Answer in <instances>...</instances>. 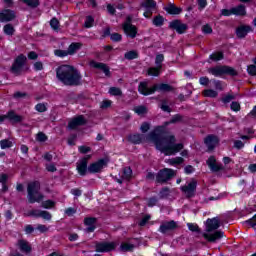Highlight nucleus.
<instances>
[{
  "label": "nucleus",
  "mask_w": 256,
  "mask_h": 256,
  "mask_svg": "<svg viewBox=\"0 0 256 256\" xmlns=\"http://www.w3.org/2000/svg\"><path fill=\"white\" fill-rule=\"evenodd\" d=\"M181 121H183V116L181 114H175L170 121L164 122L162 126H157L148 135L149 139L153 141L156 149L166 156L177 155V153L184 148L183 143L177 144L175 135H169V129H167L168 125L181 123Z\"/></svg>",
  "instance_id": "nucleus-1"
},
{
  "label": "nucleus",
  "mask_w": 256,
  "mask_h": 256,
  "mask_svg": "<svg viewBox=\"0 0 256 256\" xmlns=\"http://www.w3.org/2000/svg\"><path fill=\"white\" fill-rule=\"evenodd\" d=\"M56 77L63 85L67 87H79L81 82V72L71 65H61L56 69Z\"/></svg>",
  "instance_id": "nucleus-2"
},
{
  "label": "nucleus",
  "mask_w": 256,
  "mask_h": 256,
  "mask_svg": "<svg viewBox=\"0 0 256 256\" xmlns=\"http://www.w3.org/2000/svg\"><path fill=\"white\" fill-rule=\"evenodd\" d=\"M9 71L14 77H21V75L29 73L31 71V66H29V59H27V56H25V54H19L14 58Z\"/></svg>",
  "instance_id": "nucleus-3"
},
{
  "label": "nucleus",
  "mask_w": 256,
  "mask_h": 256,
  "mask_svg": "<svg viewBox=\"0 0 256 256\" xmlns=\"http://www.w3.org/2000/svg\"><path fill=\"white\" fill-rule=\"evenodd\" d=\"M138 91L141 93V95L147 96V95H153L155 91H162L163 93H169L173 91V86L165 83L161 84H154L151 88H149V85L147 82H140L138 86Z\"/></svg>",
  "instance_id": "nucleus-4"
},
{
  "label": "nucleus",
  "mask_w": 256,
  "mask_h": 256,
  "mask_svg": "<svg viewBox=\"0 0 256 256\" xmlns=\"http://www.w3.org/2000/svg\"><path fill=\"white\" fill-rule=\"evenodd\" d=\"M41 189V184L39 181L30 182L27 185V199L30 205L33 203H41L45 199V195L39 192Z\"/></svg>",
  "instance_id": "nucleus-5"
},
{
  "label": "nucleus",
  "mask_w": 256,
  "mask_h": 256,
  "mask_svg": "<svg viewBox=\"0 0 256 256\" xmlns=\"http://www.w3.org/2000/svg\"><path fill=\"white\" fill-rule=\"evenodd\" d=\"M208 73L210 75H214V77H223V75H228V77H237L239 72L228 65H219L215 67H211L208 69Z\"/></svg>",
  "instance_id": "nucleus-6"
},
{
  "label": "nucleus",
  "mask_w": 256,
  "mask_h": 256,
  "mask_svg": "<svg viewBox=\"0 0 256 256\" xmlns=\"http://www.w3.org/2000/svg\"><path fill=\"white\" fill-rule=\"evenodd\" d=\"M221 15H223L224 17H231V15H236V17H245V15H247V10L245 8V5L240 4L230 9H222Z\"/></svg>",
  "instance_id": "nucleus-7"
},
{
  "label": "nucleus",
  "mask_w": 256,
  "mask_h": 256,
  "mask_svg": "<svg viewBox=\"0 0 256 256\" xmlns=\"http://www.w3.org/2000/svg\"><path fill=\"white\" fill-rule=\"evenodd\" d=\"M172 177H175V170L170 168H163L156 174V183L163 185V183L171 181Z\"/></svg>",
  "instance_id": "nucleus-8"
},
{
  "label": "nucleus",
  "mask_w": 256,
  "mask_h": 256,
  "mask_svg": "<svg viewBox=\"0 0 256 256\" xmlns=\"http://www.w3.org/2000/svg\"><path fill=\"white\" fill-rule=\"evenodd\" d=\"M163 61H165V56L163 54L156 55V67H150L147 71L148 75L152 77H159L161 74V69H163Z\"/></svg>",
  "instance_id": "nucleus-9"
},
{
  "label": "nucleus",
  "mask_w": 256,
  "mask_h": 256,
  "mask_svg": "<svg viewBox=\"0 0 256 256\" xmlns=\"http://www.w3.org/2000/svg\"><path fill=\"white\" fill-rule=\"evenodd\" d=\"M140 7L144 9V17L146 19H151L153 11L157 9V2H155V0H144L141 2Z\"/></svg>",
  "instance_id": "nucleus-10"
},
{
  "label": "nucleus",
  "mask_w": 256,
  "mask_h": 256,
  "mask_svg": "<svg viewBox=\"0 0 256 256\" xmlns=\"http://www.w3.org/2000/svg\"><path fill=\"white\" fill-rule=\"evenodd\" d=\"M168 28L172 31H176L178 35H183V33L187 32V29H189V26L185 23H183L179 19L172 20L169 22Z\"/></svg>",
  "instance_id": "nucleus-11"
},
{
  "label": "nucleus",
  "mask_w": 256,
  "mask_h": 256,
  "mask_svg": "<svg viewBox=\"0 0 256 256\" xmlns=\"http://www.w3.org/2000/svg\"><path fill=\"white\" fill-rule=\"evenodd\" d=\"M115 247H117L115 242H96L95 243L96 253H111V251H115Z\"/></svg>",
  "instance_id": "nucleus-12"
},
{
  "label": "nucleus",
  "mask_w": 256,
  "mask_h": 256,
  "mask_svg": "<svg viewBox=\"0 0 256 256\" xmlns=\"http://www.w3.org/2000/svg\"><path fill=\"white\" fill-rule=\"evenodd\" d=\"M180 189L182 193H185L187 199L195 197V193L197 192V180L192 179L188 185L181 186Z\"/></svg>",
  "instance_id": "nucleus-13"
},
{
  "label": "nucleus",
  "mask_w": 256,
  "mask_h": 256,
  "mask_svg": "<svg viewBox=\"0 0 256 256\" xmlns=\"http://www.w3.org/2000/svg\"><path fill=\"white\" fill-rule=\"evenodd\" d=\"M89 159H91V155H86L77 162L76 169L82 177H85L89 173V167H87L89 165Z\"/></svg>",
  "instance_id": "nucleus-14"
},
{
  "label": "nucleus",
  "mask_w": 256,
  "mask_h": 256,
  "mask_svg": "<svg viewBox=\"0 0 256 256\" xmlns=\"http://www.w3.org/2000/svg\"><path fill=\"white\" fill-rule=\"evenodd\" d=\"M107 163H109V160L102 158L98 161L91 163L88 166V173H101L103 171L104 167H107Z\"/></svg>",
  "instance_id": "nucleus-15"
},
{
  "label": "nucleus",
  "mask_w": 256,
  "mask_h": 256,
  "mask_svg": "<svg viewBox=\"0 0 256 256\" xmlns=\"http://www.w3.org/2000/svg\"><path fill=\"white\" fill-rule=\"evenodd\" d=\"M175 229H179V225L175 220H170L162 222L158 231L162 233V235H167V233H171V231H175Z\"/></svg>",
  "instance_id": "nucleus-16"
},
{
  "label": "nucleus",
  "mask_w": 256,
  "mask_h": 256,
  "mask_svg": "<svg viewBox=\"0 0 256 256\" xmlns=\"http://www.w3.org/2000/svg\"><path fill=\"white\" fill-rule=\"evenodd\" d=\"M83 125H87V120L85 119V116L79 115L77 117H74L68 123V129L73 131V130L77 129L78 127H83Z\"/></svg>",
  "instance_id": "nucleus-17"
},
{
  "label": "nucleus",
  "mask_w": 256,
  "mask_h": 256,
  "mask_svg": "<svg viewBox=\"0 0 256 256\" xmlns=\"http://www.w3.org/2000/svg\"><path fill=\"white\" fill-rule=\"evenodd\" d=\"M204 143L208 149V151H213L215 150V147L219 145V137L209 134L204 138Z\"/></svg>",
  "instance_id": "nucleus-18"
},
{
  "label": "nucleus",
  "mask_w": 256,
  "mask_h": 256,
  "mask_svg": "<svg viewBox=\"0 0 256 256\" xmlns=\"http://www.w3.org/2000/svg\"><path fill=\"white\" fill-rule=\"evenodd\" d=\"M206 165H208L212 173H219V171H223L225 169L222 164H217L215 156H210L206 161Z\"/></svg>",
  "instance_id": "nucleus-19"
},
{
  "label": "nucleus",
  "mask_w": 256,
  "mask_h": 256,
  "mask_svg": "<svg viewBox=\"0 0 256 256\" xmlns=\"http://www.w3.org/2000/svg\"><path fill=\"white\" fill-rule=\"evenodd\" d=\"M17 17L15 11L11 9H4L0 12V23H8Z\"/></svg>",
  "instance_id": "nucleus-20"
},
{
  "label": "nucleus",
  "mask_w": 256,
  "mask_h": 256,
  "mask_svg": "<svg viewBox=\"0 0 256 256\" xmlns=\"http://www.w3.org/2000/svg\"><path fill=\"white\" fill-rule=\"evenodd\" d=\"M253 31V28L249 25H240L236 28V37L238 39H245L249 33Z\"/></svg>",
  "instance_id": "nucleus-21"
},
{
  "label": "nucleus",
  "mask_w": 256,
  "mask_h": 256,
  "mask_svg": "<svg viewBox=\"0 0 256 256\" xmlns=\"http://www.w3.org/2000/svg\"><path fill=\"white\" fill-rule=\"evenodd\" d=\"M28 217H36L39 218L41 217L42 219H45L46 221H51V213L45 210H37L33 209L30 212H28Z\"/></svg>",
  "instance_id": "nucleus-22"
},
{
  "label": "nucleus",
  "mask_w": 256,
  "mask_h": 256,
  "mask_svg": "<svg viewBox=\"0 0 256 256\" xmlns=\"http://www.w3.org/2000/svg\"><path fill=\"white\" fill-rule=\"evenodd\" d=\"M91 67L94 69H99L100 71H103L106 77H111V70L107 64L103 62H95L91 61L90 62Z\"/></svg>",
  "instance_id": "nucleus-23"
},
{
  "label": "nucleus",
  "mask_w": 256,
  "mask_h": 256,
  "mask_svg": "<svg viewBox=\"0 0 256 256\" xmlns=\"http://www.w3.org/2000/svg\"><path fill=\"white\" fill-rule=\"evenodd\" d=\"M219 227H221V223L219 222V218H217V217L212 218V219H208L206 221V231H207V233L217 231V229Z\"/></svg>",
  "instance_id": "nucleus-24"
},
{
  "label": "nucleus",
  "mask_w": 256,
  "mask_h": 256,
  "mask_svg": "<svg viewBox=\"0 0 256 256\" xmlns=\"http://www.w3.org/2000/svg\"><path fill=\"white\" fill-rule=\"evenodd\" d=\"M5 119H8L12 125H15L17 123H22L24 118L23 116L15 113V111L10 110L5 115Z\"/></svg>",
  "instance_id": "nucleus-25"
},
{
  "label": "nucleus",
  "mask_w": 256,
  "mask_h": 256,
  "mask_svg": "<svg viewBox=\"0 0 256 256\" xmlns=\"http://www.w3.org/2000/svg\"><path fill=\"white\" fill-rule=\"evenodd\" d=\"M17 246L21 253H25L26 255H29V253L33 251L31 244H29V242H27L25 239L18 240Z\"/></svg>",
  "instance_id": "nucleus-26"
},
{
  "label": "nucleus",
  "mask_w": 256,
  "mask_h": 256,
  "mask_svg": "<svg viewBox=\"0 0 256 256\" xmlns=\"http://www.w3.org/2000/svg\"><path fill=\"white\" fill-rule=\"evenodd\" d=\"M164 11H166L168 15H181L183 8L177 7L174 3H168V5L164 7Z\"/></svg>",
  "instance_id": "nucleus-27"
},
{
  "label": "nucleus",
  "mask_w": 256,
  "mask_h": 256,
  "mask_svg": "<svg viewBox=\"0 0 256 256\" xmlns=\"http://www.w3.org/2000/svg\"><path fill=\"white\" fill-rule=\"evenodd\" d=\"M95 223H97V218L95 217H87L84 219V225L87 226L85 229L86 233H93V231H95Z\"/></svg>",
  "instance_id": "nucleus-28"
},
{
  "label": "nucleus",
  "mask_w": 256,
  "mask_h": 256,
  "mask_svg": "<svg viewBox=\"0 0 256 256\" xmlns=\"http://www.w3.org/2000/svg\"><path fill=\"white\" fill-rule=\"evenodd\" d=\"M204 239H207L210 243H215V241H218V239L223 238V232L222 231H216L214 234H203Z\"/></svg>",
  "instance_id": "nucleus-29"
},
{
  "label": "nucleus",
  "mask_w": 256,
  "mask_h": 256,
  "mask_svg": "<svg viewBox=\"0 0 256 256\" xmlns=\"http://www.w3.org/2000/svg\"><path fill=\"white\" fill-rule=\"evenodd\" d=\"M123 31L127 37H130L131 39L137 37V26L135 25H126L125 28H123Z\"/></svg>",
  "instance_id": "nucleus-30"
},
{
  "label": "nucleus",
  "mask_w": 256,
  "mask_h": 256,
  "mask_svg": "<svg viewBox=\"0 0 256 256\" xmlns=\"http://www.w3.org/2000/svg\"><path fill=\"white\" fill-rule=\"evenodd\" d=\"M143 139H145V136L143 134H132L128 137V141H130V143H133L134 145L141 144Z\"/></svg>",
  "instance_id": "nucleus-31"
},
{
  "label": "nucleus",
  "mask_w": 256,
  "mask_h": 256,
  "mask_svg": "<svg viewBox=\"0 0 256 256\" xmlns=\"http://www.w3.org/2000/svg\"><path fill=\"white\" fill-rule=\"evenodd\" d=\"M152 25H154V27H163V25H165V17L161 16V14L154 16Z\"/></svg>",
  "instance_id": "nucleus-32"
},
{
  "label": "nucleus",
  "mask_w": 256,
  "mask_h": 256,
  "mask_svg": "<svg viewBox=\"0 0 256 256\" xmlns=\"http://www.w3.org/2000/svg\"><path fill=\"white\" fill-rule=\"evenodd\" d=\"M82 44L81 43H77V42H73L69 45L68 47V55H75V53H77V51H79V49H81Z\"/></svg>",
  "instance_id": "nucleus-33"
},
{
  "label": "nucleus",
  "mask_w": 256,
  "mask_h": 256,
  "mask_svg": "<svg viewBox=\"0 0 256 256\" xmlns=\"http://www.w3.org/2000/svg\"><path fill=\"white\" fill-rule=\"evenodd\" d=\"M139 57V53L135 50L128 51L124 54V59L128 61H133V59H137Z\"/></svg>",
  "instance_id": "nucleus-34"
},
{
  "label": "nucleus",
  "mask_w": 256,
  "mask_h": 256,
  "mask_svg": "<svg viewBox=\"0 0 256 256\" xmlns=\"http://www.w3.org/2000/svg\"><path fill=\"white\" fill-rule=\"evenodd\" d=\"M131 177H133V170L131 169V167H125L123 169L122 179H126V181H129Z\"/></svg>",
  "instance_id": "nucleus-35"
},
{
  "label": "nucleus",
  "mask_w": 256,
  "mask_h": 256,
  "mask_svg": "<svg viewBox=\"0 0 256 256\" xmlns=\"http://www.w3.org/2000/svg\"><path fill=\"white\" fill-rule=\"evenodd\" d=\"M209 59L211 61H221L222 59H225V54H223V52H216L211 54Z\"/></svg>",
  "instance_id": "nucleus-36"
},
{
  "label": "nucleus",
  "mask_w": 256,
  "mask_h": 256,
  "mask_svg": "<svg viewBox=\"0 0 256 256\" xmlns=\"http://www.w3.org/2000/svg\"><path fill=\"white\" fill-rule=\"evenodd\" d=\"M135 249V245L130 244V243H122L120 245V250L123 251L124 253H127L129 251H133Z\"/></svg>",
  "instance_id": "nucleus-37"
},
{
  "label": "nucleus",
  "mask_w": 256,
  "mask_h": 256,
  "mask_svg": "<svg viewBox=\"0 0 256 256\" xmlns=\"http://www.w3.org/2000/svg\"><path fill=\"white\" fill-rule=\"evenodd\" d=\"M4 33L5 35H10V36L15 35V27H13V24H6L4 26Z\"/></svg>",
  "instance_id": "nucleus-38"
},
{
  "label": "nucleus",
  "mask_w": 256,
  "mask_h": 256,
  "mask_svg": "<svg viewBox=\"0 0 256 256\" xmlns=\"http://www.w3.org/2000/svg\"><path fill=\"white\" fill-rule=\"evenodd\" d=\"M204 97H210L212 99H215L219 95V93L213 89H207L203 92Z\"/></svg>",
  "instance_id": "nucleus-39"
},
{
  "label": "nucleus",
  "mask_w": 256,
  "mask_h": 256,
  "mask_svg": "<svg viewBox=\"0 0 256 256\" xmlns=\"http://www.w3.org/2000/svg\"><path fill=\"white\" fill-rule=\"evenodd\" d=\"M170 193L171 190L169 189V187H163L159 192V197L160 199H167Z\"/></svg>",
  "instance_id": "nucleus-40"
},
{
  "label": "nucleus",
  "mask_w": 256,
  "mask_h": 256,
  "mask_svg": "<svg viewBox=\"0 0 256 256\" xmlns=\"http://www.w3.org/2000/svg\"><path fill=\"white\" fill-rule=\"evenodd\" d=\"M1 149H11L13 147V142L9 139H3L0 141Z\"/></svg>",
  "instance_id": "nucleus-41"
},
{
  "label": "nucleus",
  "mask_w": 256,
  "mask_h": 256,
  "mask_svg": "<svg viewBox=\"0 0 256 256\" xmlns=\"http://www.w3.org/2000/svg\"><path fill=\"white\" fill-rule=\"evenodd\" d=\"M25 5L31 7V9H37V6L40 5L39 0H22Z\"/></svg>",
  "instance_id": "nucleus-42"
},
{
  "label": "nucleus",
  "mask_w": 256,
  "mask_h": 256,
  "mask_svg": "<svg viewBox=\"0 0 256 256\" xmlns=\"http://www.w3.org/2000/svg\"><path fill=\"white\" fill-rule=\"evenodd\" d=\"M109 93L114 97H121V95H123V91H121L120 88L117 87H110Z\"/></svg>",
  "instance_id": "nucleus-43"
},
{
  "label": "nucleus",
  "mask_w": 256,
  "mask_h": 256,
  "mask_svg": "<svg viewBox=\"0 0 256 256\" xmlns=\"http://www.w3.org/2000/svg\"><path fill=\"white\" fill-rule=\"evenodd\" d=\"M185 159L182 157L171 158L168 160L169 165H181Z\"/></svg>",
  "instance_id": "nucleus-44"
},
{
  "label": "nucleus",
  "mask_w": 256,
  "mask_h": 256,
  "mask_svg": "<svg viewBox=\"0 0 256 256\" xmlns=\"http://www.w3.org/2000/svg\"><path fill=\"white\" fill-rule=\"evenodd\" d=\"M233 100H235V95L233 94H227L226 96L221 98L222 103L224 105H227V103H231Z\"/></svg>",
  "instance_id": "nucleus-45"
},
{
  "label": "nucleus",
  "mask_w": 256,
  "mask_h": 256,
  "mask_svg": "<svg viewBox=\"0 0 256 256\" xmlns=\"http://www.w3.org/2000/svg\"><path fill=\"white\" fill-rule=\"evenodd\" d=\"M93 23H95V19L93 18V16H87L84 27H86V29H90V27H93Z\"/></svg>",
  "instance_id": "nucleus-46"
},
{
  "label": "nucleus",
  "mask_w": 256,
  "mask_h": 256,
  "mask_svg": "<svg viewBox=\"0 0 256 256\" xmlns=\"http://www.w3.org/2000/svg\"><path fill=\"white\" fill-rule=\"evenodd\" d=\"M110 39L111 41H113L114 43H119V41H121L123 39V36L119 33H112L110 35Z\"/></svg>",
  "instance_id": "nucleus-47"
},
{
  "label": "nucleus",
  "mask_w": 256,
  "mask_h": 256,
  "mask_svg": "<svg viewBox=\"0 0 256 256\" xmlns=\"http://www.w3.org/2000/svg\"><path fill=\"white\" fill-rule=\"evenodd\" d=\"M187 226L189 231H192V233H201V229H199L197 224L188 223Z\"/></svg>",
  "instance_id": "nucleus-48"
},
{
  "label": "nucleus",
  "mask_w": 256,
  "mask_h": 256,
  "mask_svg": "<svg viewBox=\"0 0 256 256\" xmlns=\"http://www.w3.org/2000/svg\"><path fill=\"white\" fill-rule=\"evenodd\" d=\"M160 109H162L165 113H171V107H169L167 104V100H162Z\"/></svg>",
  "instance_id": "nucleus-49"
},
{
  "label": "nucleus",
  "mask_w": 256,
  "mask_h": 256,
  "mask_svg": "<svg viewBox=\"0 0 256 256\" xmlns=\"http://www.w3.org/2000/svg\"><path fill=\"white\" fill-rule=\"evenodd\" d=\"M211 82L213 83L215 89H217L218 91H223V82H221V80H211Z\"/></svg>",
  "instance_id": "nucleus-50"
},
{
  "label": "nucleus",
  "mask_w": 256,
  "mask_h": 256,
  "mask_svg": "<svg viewBox=\"0 0 256 256\" xmlns=\"http://www.w3.org/2000/svg\"><path fill=\"white\" fill-rule=\"evenodd\" d=\"M36 141H39L40 143H45V141H47V135L43 132H39L36 135Z\"/></svg>",
  "instance_id": "nucleus-51"
},
{
  "label": "nucleus",
  "mask_w": 256,
  "mask_h": 256,
  "mask_svg": "<svg viewBox=\"0 0 256 256\" xmlns=\"http://www.w3.org/2000/svg\"><path fill=\"white\" fill-rule=\"evenodd\" d=\"M50 26L54 31H57V29H59V20L56 17L52 18L50 20Z\"/></svg>",
  "instance_id": "nucleus-52"
},
{
  "label": "nucleus",
  "mask_w": 256,
  "mask_h": 256,
  "mask_svg": "<svg viewBox=\"0 0 256 256\" xmlns=\"http://www.w3.org/2000/svg\"><path fill=\"white\" fill-rule=\"evenodd\" d=\"M54 54L56 55V57H67V55H69V52L67 50L57 49L54 51Z\"/></svg>",
  "instance_id": "nucleus-53"
},
{
  "label": "nucleus",
  "mask_w": 256,
  "mask_h": 256,
  "mask_svg": "<svg viewBox=\"0 0 256 256\" xmlns=\"http://www.w3.org/2000/svg\"><path fill=\"white\" fill-rule=\"evenodd\" d=\"M135 113H137V115H145V113H147V107L145 106H138L134 109Z\"/></svg>",
  "instance_id": "nucleus-54"
},
{
  "label": "nucleus",
  "mask_w": 256,
  "mask_h": 256,
  "mask_svg": "<svg viewBox=\"0 0 256 256\" xmlns=\"http://www.w3.org/2000/svg\"><path fill=\"white\" fill-rule=\"evenodd\" d=\"M42 207L44 209H49L51 207H55V202H53V200H46L42 202Z\"/></svg>",
  "instance_id": "nucleus-55"
},
{
  "label": "nucleus",
  "mask_w": 256,
  "mask_h": 256,
  "mask_svg": "<svg viewBox=\"0 0 256 256\" xmlns=\"http://www.w3.org/2000/svg\"><path fill=\"white\" fill-rule=\"evenodd\" d=\"M36 111H38V113H45V111H47V106H45L44 103H38L35 106Z\"/></svg>",
  "instance_id": "nucleus-56"
},
{
  "label": "nucleus",
  "mask_w": 256,
  "mask_h": 256,
  "mask_svg": "<svg viewBox=\"0 0 256 256\" xmlns=\"http://www.w3.org/2000/svg\"><path fill=\"white\" fill-rule=\"evenodd\" d=\"M78 151L82 153V155H87V153H91V147L83 145L78 148Z\"/></svg>",
  "instance_id": "nucleus-57"
},
{
  "label": "nucleus",
  "mask_w": 256,
  "mask_h": 256,
  "mask_svg": "<svg viewBox=\"0 0 256 256\" xmlns=\"http://www.w3.org/2000/svg\"><path fill=\"white\" fill-rule=\"evenodd\" d=\"M243 147H245V143H243V141H241V140L234 141V146H233L234 149L241 151V149H243Z\"/></svg>",
  "instance_id": "nucleus-58"
},
{
  "label": "nucleus",
  "mask_w": 256,
  "mask_h": 256,
  "mask_svg": "<svg viewBox=\"0 0 256 256\" xmlns=\"http://www.w3.org/2000/svg\"><path fill=\"white\" fill-rule=\"evenodd\" d=\"M230 109L235 112L241 111V104H239L237 101H233L230 105Z\"/></svg>",
  "instance_id": "nucleus-59"
},
{
  "label": "nucleus",
  "mask_w": 256,
  "mask_h": 256,
  "mask_svg": "<svg viewBox=\"0 0 256 256\" xmlns=\"http://www.w3.org/2000/svg\"><path fill=\"white\" fill-rule=\"evenodd\" d=\"M158 202H159V199H157V197L154 196V197H151V198L148 199V204L147 205L149 207H155V205H157Z\"/></svg>",
  "instance_id": "nucleus-60"
},
{
  "label": "nucleus",
  "mask_w": 256,
  "mask_h": 256,
  "mask_svg": "<svg viewBox=\"0 0 256 256\" xmlns=\"http://www.w3.org/2000/svg\"><path fill=\"white\" fill-rule=\"evenodd\" d=\"M210 82L211 80H209L207 76L200 77L199 79L200 85H203L204 87H207V85H209Z\"/></svg>",
  "instance_id": "nucleus-61"
},
{
  "label": "nucleus",
  "mask_w": 256,
  "mask_h": 256,
  "mask_svg": "<svg viewBox=\"0 0 256 256\" xmlns=\"http://www.w3.org/2000/svg\"><path fill=\"white\" fill-rule=\"evenodd\" d=\"M247 72L252 76L255 77L256 76V65H249L247 68Z\"/></svg>",
  "instance_id": "nucleus-62"
},
{
  "label": "nucleus",
  "mask_w": 256,
  "mask_h": 256,
  "mask_svg": "<svg viewBox=\"0 0 256 256\" xmlns=\"http://www.w3.org/2000/svg\"><path fill=\"white\" fill-rule=\"evenodd\" d=\"M149 129H151V125L148 122L142 123V125L140 127V131H142V133H147V131H149Z\"/></svg>",
  "instance_id": "nucleus-63"
},
{
  "label": "nucleus",
  "mask_w": 256,
  "mask_h": 256,
  "mask_svg": "<svg viewBox=\"0 0 256 256\" xmlns=\"http://www.w3.org/2000/svg\"><path fill=\"white\" fill-rule=\"evenodd\" d=\"M246 223L252 227H256V214L251 219L247 220Z\"/></svg>",
  "instance_id": "nucleus-64"
}]
</instances>
